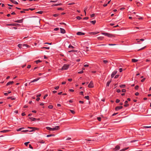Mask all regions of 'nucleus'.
Instances as JSON below:
<instances>
[{
    "mask_svg": "<svg viewBox=\"0 0 151 151\" xmlns=\"http://www.w3.org/2000/svg\"><path fill=\"white\" fill-rule=\"evenodd\" d=\"M123 108V106H118L116 107L115 109L116 111H118L120 109H122Z\"/></svg>",
    "mask_w": 151,
    "mask_h": 151,
    "instance_id": "4",
    "label": "nucleus"
},
{
    "mask_svg": "<svg viewBox=\"0 0 151 151\" xmlns=\"http://www.w3.org/2000/svg\"><path fill=\"white\" fill-rule=\"evenodd\" d=\"M46 129L48 130H52V128H51L50 127H47Z\"/></svg>",
    "mask_w": 151,
    "mask_h": 151,
    "instance_id": "24",
    "label": "nucleus"
},
{
    "mask_svg": "<svg viewBox=\"0 0 151 151\" xmlns=\"http://www.w3.org/2000/svg\"><path fill=\"white\" fill-rule=\"evenodd\" d=\"M68 47L70 48H71L72 49H73L74 48V47L73 46H72V45H70L69 46H68Z\"/></svg>",
    "mask_w": 151,
    "mask_h": 151,
    "instance_id": "35",
    "label": "nucleus"
},
{
    "mask_svg": "<svg viewBox=\"0 0 151 151\" xmlns=\"http://www.w3.org/2000/svg\"><path fill=\"white\" fill-rule=\"evenodd\" d=\"M76 18L78 20H80L81 19V18L79 16H78L76 17Z\"/></svg>",
    "mask_w": 151,
    "mask_h": 151,
    "instance_id": "43",
    "label": "nucleus"
},
{
    "mask_svg": "<svg viewBox=\"0 0 151 151\" xmlns=\"http://www.w3.org/2000/svg\"><path fill=\"white\" fill-rule=\"evenodd\" d=\"M70 111L73 114H74L75 113V112L73 110H70Z\"/></svg>",
    "mask_w": 151,
    "mask_h": 151,
    "instance_id": "60",
    "label": "nucleus"
},
{
    "mask_svg": "<svg viewBox=\"0 0 151 151\" xmlns=\"http://www.w3.org/2000/svg\"><path fill=\"white\" fill-rule=\"evenodd\" d=\"M97 119L100 122V121H101V117H98L97 118Z\"/></svg>",
    "mask_w": 151,
    "mask_h": 151,
    "instance_id": "40",
    "label": "nucleus"
},
{
    "mask_svg": "<svg viewBox=\"0 0 151 151\" xmlns=\"http://www.w3.org/2000/svg\"><path fill=\"white\" fill-rule=\"evenodd\" d=\"M18 46L20 48H22L23 47L22 46V44H19L18 45Z\"/></svg>",
    "mask_w": 151,
    "mask_h": 151,
    "instance_id": "20",
    "label": "nucleus"
},
{
    "mask_svg": "<svg viewBox=\"0 0 151 151\" xmlns=\"http://www.w3.org/2000/svg\"><path fill=\"white\" fill-rule=\"evenodd\" d=\"M69 91L71 92H73L74 91V90L72 89H70L69 90Z\"/></svg>",
    "mask_w": 151,
    "mask_h": 151,
    "instance_id": "55",
    "label": "nucleus"
},
{
    "mask_svg": "<svg viewBox=\"0 0 151 151\" xmlns=\"http://www.w3.org/2000/svg\"><path fill=\"white\" fill-rule=\"evenodd\" d=\"M117 73V70H114L112 73L111 75V78H113L114 76Z\"/></svg>",
    "mask_w": 151,
    "mask_h": 151,
    "instance_id": "3",
    "label": "nucleus"
},
{
    "mask_svg": "<svg viewBox=\"0 0 151 151\" xmlns=\"http://www.w3.org/2000/svg\"><path fill=\"white\" fill-rule=\"evenodd\" d=\"M84 98L87 99V100H89V97L88 96H85V97H84Z\"/></svg>",
    "mask_w": 151,
    "mask_h": 151,
    "instance_id": "39",
    "label": "nucleus"
},
{
    "mask_svg": "<svg viewBox=\"0 0 151 151\" xmlns=\"http://www.w3.org/2000/svg\"><path fill=\"white\" fill-rule=\"evenodd\" d=\"M48 96L47 94H45L43 97V99H45Z\"/></svg>",
    "mask_w": 151,
    "mask_h": 151,
    "instance_id": "47",
    "label": "nucleus"
},
{
    "mask_svg": "<svg viewBox=\"0 0 151 151\" xmlns=\"http://www.w3.org/2000/svg\"><path fill=\"white\" fill-rule=\"evenodd\" d=\"M94 86L93 83L92 81H91L89 84L88 85V87L89 88H93Z\"/></svg>",
    "mask_w": 151,
    "mask_h": 151,
    "instance_id": "2",
    "label": "nucleus"
},
{
    "mask_svg": "<svg viewBox=\"0 0 151 151\" xmlns=\"http://www.w3.org/2000/svg\"><path fill=\"white\" fill-rule=\"evenodd\" d=\"M22 47H24L25 46L27 47H28V45L26 44H24L22 45Z\"/></svg>",
    "mask_w": 151,
    "mask_h": 151,
    "instance_id": "28",
    "label": "nucleus"
},
{
    "mask_svg": "<svg viewBox=\"0 0 151 151\" xmlns=\"http://www.w3.org/2000/svg\"><path fill=\"white\" fill-rule=\"evenodd\" d=\"M43 11H39L37 12H36V13L41 14L43 13Z\"/></svg>",
    "mask_w": 151,
    "mask_h": 151,
    "instance_id": "37",
    "label": "nucleus"
},
{
    "mask_svg": "<svg viewBox=\"0 0 151 151\" xmlns=\"http://www.w3.org/2000/svg\"><path fill=\"white\" fill-rule=\"evenodd\" d=\"M80 94L81 95H83V91H81L80 92Z\"/></svg>",
    "mask_w": 151,
    "mask_h": 151,
    "instance_id": "62",
    "label": "nucleus"
},
{
    "mask_svg": "<svg viewBox=\"0 0 151 151\" xmlns=\"http://www.w3.org/2000/svg\"><path fill=\"white\" fill-rule=\"evenodd\" d=\"M108 33H104V32H102L101 33V34L103 35H104L105 36H107Z\"/></svg>",
    "mask_w": 151,
    "mask_h": 151,
    "instance_id": "25",
    "label": "nucleus"
},
{
    "mask_svg": "<svg viewBox=\"0 0 151 151\" xmlns=\"http://www.w3.org/2000/svg\"><path fill=\"white\" fill-rule=\"evenodd\" d=\"M11 99V100H15V98H13L12 97H8L7 98V99Z\"/></svg>",
    "mask_w": 151,
    "mask_h": 151,
    "instance_id": "19",
    "label": "nucleus"
},
{
    "mask_svg": "<svg viewBox=\"0 0 151 151\" xmlns=\"http://www.w3.org/2000/svg\"><path fill=\"white\" fill-rule=\"evenodd\" d=\"M14 83V82L13 81H9L7 83V84H6V86H8L9 85L12 84Z\"/></svg>",
    "mask_w": 151,
    "mask_h": 151,
    "instance_id": "10",
    "label": "nucleus"
},
{
    "mask_svg": "<svg viewBox=\"0 0 151 151\" xmlns=\"http://www.w3.org/2000/svg\"><path fill=\"white\" fill-rule=\"evenodd\" d=\"M127 103H128V101H125V102H124L125 104L124 105V107H127L128 106H129V104H128Z\"/></svg>",
    "mask_w": 151,
    "mask_h": 151,
    "instance_id": "11",
    "label": "nucleus"
},
{
    "mask_svg": "<svg viewBox=\"0 0 151 151\" xmlns=\"http://www.w3.org/2000/svg\"><path fill=\"white\" fill-rule=\"evenodd\" d=\"M128 148V147L126 148H124L121 150L120 151H124L127 150Z\"/></svg>",
    "mask_w": 151,
    "mask_h": 151,
    "instance_id": "31",
    "label": "nucleus"
},
{
    "mask_svg": "<svg viewBox=\"0 0 151 151\" xmlns=\"http://www.w3.org/2000/svg\"><path fill=\"white\" fill-rule=\"evenodd\" d=\"M23 19H21L20 20H18L14 21V22H15L21 23L23 22Z\"/></svg>",
    "mask_w": 151,
    "mask_h": 151,
    "instance_id": "5",
    "label": "nucleus"
},
{
    "mask_svg": "<svg viewBox=\"0 0 151 151\" xmlns=\"http://www.w3.org/2000/svg\"><path fill=\"white\" fill-rule=\"evenodd\" d=\"M120 149V147L118 145L116 146L115 148L114 149L115 150V151H117L119 150Z\"/></svg>",
    "mask_w": 151,
    "mask_h": 151,
    "instance_id": "14",
    "label": "nucleus"
},
{
    "mask_svg": "<svg viewBox=\"0 0 151 151\" xmlns=\"http://www.w3.org/2000/svg\"><path fill=\"white\" fill-rule=\"evenodd\" d=\"M139 87V86L137 85L135 87V89L136 90H137L138 89Z\"/></svg>",
    "mask_w": 151,
    "mask_h": 151,
    "instance_id": "41",
    "label": "nucleus"
},
{
    "mask_svg": "<svg viewBox=\"0 0 151 151\" xmlns=\"http://www.w3.org/2000/svg\"><path fill=\"white\" fill-rule=\"evenodd\" d=\"M77 52V51L76 50H73L69 51H68V52L69 53L71 52Z\"/></svg>",
    "mask_w": 151,
    "mask_h": 151,
    "instance_id": "21",
    "label": "nucleus"
},
{
    "mask_svg": "<svg viewBox=\"0 0 151 151\" xmlns=\"http://www.w3.org/2000/svg\"><path fill=\"white\" fill-rule=\"evenodd\" d=\"M54 30L55 31H57L59 30V28H56L54 29Z\"/></svg>",
    "mask_w": 151,
    "mask_h": 151,
    "instance_id": "50",
    "label": "nucleus"
},
{
    "mask_svg": "<svg viewBox=\"0 0 151 151\" xmlns=\"http://www.w3.org/2000/svg\"><path fill=\"white\" fill-rule=\"evenodd\" d=\"M119 71L120 72H121L122 71V68H120Z\"/></svg>",
    "mask_w": 151,
    "mask_h": 151,
    "instance_id": "64",
    "label": "nucleus"
},
{
    "mask_svg": "<svg viewBox=\"0 0 151 151\" xmlns=\"http://www.w3.org/2000/svg\"><path fill=\"white\" fill-rule=\"evenodd\" d=\"M119 76V75H116L115 76V77H114V78H117Z\"/></svg>",
    "mask_w": 151,
    "mask_h": 151,
    "instance_id": "54",
    "label": "nucleus"
},
{
    "mask_svg": "<svg viewBox=\"0 0 151 151\" xmlns=\"http://www.w3.org/2000/svg\"><path fill=\"white\" fill-rule=\"evenodd\" d=\"M39 142L41 143H44L45 142L43 140H40L39 141Z\"/></svg>",
    "mask_w": 151,
    "mask_h": 151,
    "instance_id": "33",
    "label": "nucleus"
},
{
    "mask_svg": "<svg viewBox=\"0 0 151 151\" xmlns=\"http://www.w3.org/2000/svg\"><path fill=\"white\" fill-rule=\"evenodd\" d=\"M76 34L79 35H85V33L81 32H78Z\"/></svg>",
    "mask_w": 151,
    "mask_h": 151,
    "instance_id": "8",
    "label": "nucleus"
},
{
    "mask_svg": "<svg viewBox=\"0 0 151 151\" xmlns=\"http://www.w3.org/2000/svg\"><path fill=\"white\" fill-rule=\"evenodd\" d=\"M32 128V130H31V131H29V132H32L35 129H37V128Z\"/></svg>",
    "mask_w": 151,
    "mask_h": 151,
    "instance_id": "34",
    "label": "nucleus"
},
{
    "mask_svg": "<svg viewBox=\"0 0 151 151\" xmlns=\"http://www.w3.org/2000/svg\"><path fill=\"white\" fill-rule=\"evenodd\" d=\"M8 130H3V131H1L0 132H4V133H5V132H8Z\"/></svg>",
    "mask_w": 151,
    "mask_h": 151,
    "instance_id": "27",
    "label": "nucleus"
},
{
    "mask_svg": "<svg viewBox=\"0 0 151 151\" xmlns=\"http://www.w3.org/2000/svg\"><path fill=\"white\" fill-rule=\"evenodd\" d=\"M40 79V78H37L35 79H34L33 80L31 81L30 83L29 84H30L31 83L34 82H35L37 81H38L39 79Z\"/></svg>",
    "mask_w": 151,
    "mask_h": 151,
    "instance_id": "9",
    "label": "nucleus"
},
{
    "mask_svg": "<svg viewBox=\"0 0 151 151\" xmlns=\"http://www.w3.org/2000/svg\"><path fill=\"white\" fill-rule=\"evenodd\" d=\"M104 38V37H97V39L99 40H102Z\"/></svg>",
    "mask_w": 151,
    "mask_h": 151,
    "instance_id": "15",
    "label": "nucleus"
},
{
    "mask_svg": "<svg viewBox=\"0 0 151 151\" xmlns=\"http://www.w3.org/2000/svg\"><path fill=\"white\" fill-rule=\"evenodd\" d=\"M7 26H13V24H8L6 25Z\"/></svg>",
    "mask_w": 151,
    "mask_h": 151,
    "instance_id": "44",
    "label": "nucleus"
},
{
    "mask_svg": "<svg viewBox=\"0 0 151 151\" xmlns=\"http://www.w3.org/2000/svg\"><path fill=\"white\" fill-rule=\"evenodd\" d=\"M59 129V126H56L55 127L52 128V130H57Z\"/></svg>",
    "mask_w": 151,
    "mask_h": 151,
    "instance_id": "7",
    "label": "nucleus"
},
{
    "mask_svg": "<svg viewBox=\"0 0 151 151\" xmlns=\"http://www.w3.org/2000/svg\"><path fill=\"white\" fill-rule=\"evenodd\" d=\"M99 33V32H91L90 34L91 35H96V34H98Z\"/></svg>",
    "mask_w": 151,
    "mask_h": 151,
    "instance_id": "18",
    "label": "nucleus"
},
{
    "mask_svg": "<svg viewBox=\"0 0 151 151\" xmlns=\"http://www.w3.org/2000/svg\"><path fill=\"white\" fill-rule=\"evenodd\" d=\"M61 5V4H53V5H52V6H57L58 5Z\"/></svg>",
    "mask_w": 151,
    "mask_h": 151,
    "instance_id": "29",
    "label": "nucleus"
},
{
    "mask_svg": "<svg viewBox=\"0 0 151 151\" xmlns=\"http://www.w3.org/2000/svg\"><path fill=\"white\" fill-rule=\"evenodd\" d=\"M29 143V142H25L24 144L26 146H27L28 144Z\"/></svg>",
    "mask_w": 151,
    "mask_h": 151,
    "instance_id": "48",
    "label": "nucleus"
},
{
    "mask_svg": "<svg viewBox=\"0 0 151 151\" xmlns=\"http://www.w3.org/2000/svg\"><path fill=\"white\" fill-rule=\"evenodd\" d=\"M144 127L147 128H151V126H145Z\"/></svg>",
    "mask_w": 151,
    "mask_h": 151,
    "instance_id": "59",
    "label": "nucleus"
},
{
    "mask_svg": "<svg viewBox=\"0 0 151 151\" xmlns=\"http://www.w3.org/2000/svg\"><path fill=\"white\" fill-rule=\"evenodd\" d=\"M86 49H84V51H86V52H88L89 51V50L88 49V47H86Z\"/></svg>",
    "mask_w": 151,
    "mask_h": 151,
    "instance_id": "30",
    "label": "nucleus"
},
{
    "mask_svg": "<svg viewBox=\"0 0 151 151\" xmlns=\"http://www.w3.org/2000/svg\"><path fill=\"white\" fill-rule=\"evenodd\" d=\"M79 103H81V104H83L84 103V102L83 101H79Z\"/></svg>",
    "mask_w": 151,
    "mask_h": 151,
    "instance_id": "63",
    "label": "nucleus"
},
{
    "mask_svg": "<svg viewBox=\"0 0 151 151\" xmlns=\"http://www.w3.org/2000/svg\"><path fill=\"white\" fill-rule=\"evenodd\" d=\"M29 131V130H23L22 131V132H27Z\"/></svg>",
    "mask_w": 151,
    "mask_h": 151,
    "instance_id": "57",
    "label": "nucleus"
},
{
    "mask_svg": "<svg viewBox=\"0 0 151 151\" xmlns=\"http://www.w3.org/2000/svg\"><path fill=\"white\" fill-rule=\"evenodd\" d=\"M95 14H92L91 15V18L93 17L94 16Z\"/></svg>",
    "mask_w": 151,
    "mask_h": 151,
    "instance_id": "58",
    "label": "nucleus"
},
{
    "mask_svg": "<svg viewBox=\"0 0 151 151\" xmlns=\"http://www.w3.org/2000/svg\"><path fill=\"white\" fill-rule=\"evenodd\" d=\"M138 60H137V59H134V58L132 59V62H133V63L136 62L137 61H138Z\"/></svg>",
    "mask_w": 151,
    "mask_h": 151,
    "instance_id": "13",
    "label": "nucleus"
},
{
    "mask_svg": "<svg viewBox=\"0 0 151 151\" xmlns=\"http://www.w3.org/2000/svg\"><path fill=\"white\" fill-rule=\"evenodd\" d=\"M122 91L123 93L125 92H126V90L125 89H123L122 90Z\"/></svg>",
    "mask_w": 151,
    "mask_h": 151,
    "instance_id": "56",
    "label": "nucleus"
},
{
    "mask_svg": "<svg viewBox=\"0 0 151 151\" xmlns=\"http://www.w3.org/2000/svg\"><path fill=\"white\" fill-rule=\"evenodd\" d=\"M69 66L70 65L68 64H64V65L62 67L61 70H66L69 68Z\"/></svg>",
    "mask_w": 151,
    "mask_h": 151,
    "instance_id": "1",
    "label": "nucleus"
},
{
    "mask_svg": "<svg viewBox=\"0 0 151 151\" xmlns=\"http://www.w3.org/2000/svg\"><path fill=\"white\" fill-rule=\"evenodd\" d=\"M120 101V100L119 99H116V103H119Z\"/></svg>",
    "mask_w": 151,
    "mask_h": 151,
    "instance_id": "49",
    "label": "nucleus"
},
{
    "mask_svg": "<svg viewBox=\"0 0 151 151\" xmlns=\"http://www.w3.org/2000/svg\"><path fill=\"white\" fill-rule=\"evenodd\" d=\"M41 62V61L40 60H36L35 61L36 64H38V63Z\"/></svg>",
    "mask_w": 151,
    "mask_h": 151,
    "instance_id": "36",
    "label": "nucleus"
},
{
    "mask_svg": "<svg viewBox=\"0 0 151 151\" xmlns=\"http://www.w3.org/2000/svg\"><path fill=\"white\" fill-rule=\"evenodd\" d=\"M106 45V44L97 45V46H105Z\"/></svg>",
    "mask_w": 151,
    "mask_h": 151,
    "instance_id": "46",
    "label": "nucleus"
},
{
    "mask_svg": "<svg viewBox=\"0 0 151 151\" xmlns=\"http://www.w3.org/2000/svg\"><path fill=\"white\" fill-rule=\"evenodd\" d=\"M87 9V8H86V7L84 8V12L85 13V15H86V12Z\"/></svg>",
    "mask_w": 151,
    "mask_h": 151,
    "instance_id": "26",
    "label": "nucleus"
},
{
    "mask_svg": "<svg viewBox=\"0 0 151 151\" xmlns=\"http://www.w3.org/2000/svg\"><path fill=\"white\" fill-rule=\"evenodd\" d=\"M13 26H17L18 24H16V23H13Z\"/></svg>",
    "mask_w": 151,
    "mask_h": 151,
    "instance_id": "61",
    "label": "nucleus"
},
{
    "mask_svg": "<svg viewBox=\"0 0 151 151\" xmlns=\"http://www.w3.org/2000/svg\"><path fill=\"white\" fill-rule=\"evenodd\" d=\"M111 80H110V81H108L107 83H106V86H109V84H110V83H111Z\"/></svg>",
    "mask_w": 151,
    "mask_h": 151,
    "instance_id": "16",
    "label": "nucleus"
},
{
    "mask_svg": "<svg viewBox=\"0 0 151 151\" xmlns=\"http://www.w3.org/2000/svg\"><path fill=\"white\" fill-rule=\"evenodd\" d=\"M90 22L92 23L93 24H94L96 22V20L91 21H90Z\"/></svg>",
    "mask_w": 151,
    "mask_h": 151,
    "instance_id": "23",
    "label": "nucleus"
},
{
    "mask_svg": "<svg viewBox=\"0 0 151 151\" xmlns=\"http://www.w3.org/2000/svg\"><path fill=\"white\" fill-rule=\"evenodd\" d=\"M109 46H113L116 45L115 44H109Z\"/></svg>",
    "mask_w": 151,
    "mask_h": 151,
    "instance_id": "51",
    "label": "nucleus"
},
{
    "mask_svg": "<svg viewBox=\"0 0 151 151\" xmlns=\"http://www.w3.org/2000/svg\"><path fill=\"white\" fill-rule=\"evenodd\" d=\"M60 32L61 33L64 34L65 33V31L64 29L60 28Z\"/></svg>",
    "mask_w": 151,
    "mask_h": 151,
    "instance_id": "6",
    "label": "nucleus"
},
{
    "mask_svg": "<svg viewBox=\"0 0 151 151\" xmlns=\"http://www.w3.org/2000/svg\"><path fill=\"white\" fill-rule=\"evenodd\" d=\"M53 106L52 105H49L48 106V107L49 109H52Z\"/></svg>",
    "mask_w": 151,
    "mask_h": 151,
    "instance_id": "42",
    "label": "nucleus"
},
{
    "mask_svg": "<svg viewBox=\"0 0 151 151\" xmlns=\"http://www.w3.org/2000/svg\"><path fill=\"white\" fill-rule=\"evenodd\" d=\"M30 119L32 121H34L36 119L35 118L31 117L30 118Z\"/></svg>",
    "mask_w": 151,
    "mask_h": 151,
    "instance_id": "32",
    "label": "nucleus"
},
{
    "mask_svg": "<svg viewBox=\"0 0 151 151\" xmlns=\"http://www.w3.org/2000/svg\"><path fill=\"white\" fill-rule=\"evenodd\" d=\"M83 73V70H82L81 71H80L78 72V73L79 74H81V73Z\"/></svg>",
    "mask_w": 151,
    "mask_h": 151,
    "instance_id": "45",
    "label": "nucleus"
},
{
    "mask_svg": "<svg viewBox=\"0 0 151 151\" xmlns=\"http://www.w3.org/2000/svg\"><path fill=\"white\" fill-rule=\"evenodd\" d=\"M59 88V86H57L55 88V89L56 90H58Z\"/></svg>",
    "mask_w": 151,
    "mask_h": 151,
    "instance_id": "53",
    "label": "nucleus"
},
{
    "mask_svg": "<svg viewBox=\"0 0 151 151\" xmlns=\"http://www.w3.org/2000/svg\"><path fill=\"white\" fill-rule=\"evenodd\" d=\"M103 62L104 64H106L108 62V61L107 60H104Z\"/></svg>",
    "mask_w": 151,
    "mask_h": 151,
    "instance_id": "38",
    "label": "nucleus"
},
{
    "mask_svg": "<svg viewBox=\"0 0 151 151\" xmlns=\"http://www.w3.org/2000/svg\"><path fill=\"white\" fill-rule=\"evenodd\" d=\"M120 87L122 88H124L125 87V85H120L119 86Z\"/></svg>",
    "mask_w": 151,
    "mask_h": 151,
    "instance_id": "22",
    "label": "nucleus"
},
{
    "mask_svg": "<svg viewBox=\"0 0 151 151\" xmlns=\"http://www.w3.org/2000/svg\"><path fill=\"white\" fill-rule=\"evenodd\" d=\"M9 0L12 3H13V4H18V3L16 1H14L13 0Z\"/></svg>",
    "mask_w": 151,
    "mask_h": 151,
    "instance_id": "12",
    "label": "nucleus"
},
{
    "mask_svg": "<svg viewBox=\"0 0 151 151\" xmlns=\"http://www.w3.org/2000/svg\"><path fill=\"white\" fill-rule=\"evenodd\" d=\"M150 59H147L146 60V62H148L150 61Z\"/></svg>",
    "mask_w": 151,
    "mask_h": 151,
    "instance_id": "52",
    "label": "nucleus"
},
{
    "mask_svg": "<svg viewBox=\"0 0 151 151\" xmlns=\"http://www.w3.org/2000/svg\"><path fill=\"white\" fill-rule=\"evenodd\" d=\"M107 36L109 37H111L114 36L112 34L108 33Z\"/></svg>",
    "mask_w": 151,
    "mask_h": 151,
    "instance_id": "17",
    "label": "nucleus"
}]
</instances>
